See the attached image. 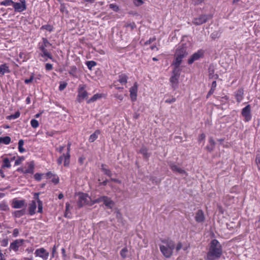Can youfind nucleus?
<instances>
[{
  "instance_id": "f257e3e1",
  "label": "nucleus",
  "mask_w": 260,
  "mask_h": 260,
  "mask_svg": "<svg viewBox=\"0 0 260 260\" xmlns=\"http://www.w3.org/2000/svg\"><path fill=\"white\" fill-rule=\"evenodd\" d=\"M222 253V248L219 242L216 239L211 241L207 253V260H216L220 257Z\"/></svg>"
},
{
  "instance_id": "f03ea898",
  "label": "nucleus",
  "mask_w": 260,
  "mask_h": 260,
  "mask_svg": "<svg viewBox=\"0 0 260 260\" xmlns=\"http://www.w3.org/2000/svg\"><path fill=\"white\" fill-rule=\"evenodd\" d=\"M161 242L165 244V245H160L161 252L165 257H171L175 248L174 242L170 240H163Z\"/></svg>"
},
{
  "instance_id": "7ed1b4c3",
  "label": "nucleus",
  "mask_w": 260,
  "mask_h": 260,
  "mask_svg": "<svg viewBox=\"0 0 260 260\" xmlns=\"http://www.w3.org/2000/svg\"><path fill=\"white\" fill-rule=\"evenodd\" d=\"M188 54L189 50L186 46L184 45L180 46L176 50L174 61L181 63L182 59L187 57Z\"/></svg>"
},
{
  "instance_id": "20e7f679",
  "label": "nucleus",
  "mask_w": 260,
  "mask_h": 260,
  "mask_svg": "<svg viewBox=\"0 0 260 260\" xmlns=\"http://www.w3.org/2000/svg\"><path fill=\"white\" fill-rule=\"evenodd\" d=\"M101 202H103L104 204L109 209H112L115 205L114 201H113L108 197L105 196L100 197L99 198L92 201V203L91 205H93L95 203H99Z\"/></svg>"
},
{
  "instance_id": "39448f33",
  "label": "nucleus",
  "mask_w": 260,
  "mask_h": 260,
  "mask_svg": "<svg viewBox=\"0 0 260 260\" xmlns=\"http://www.w3.org/2000/svg\"><path fill=\"white\" fill-rule=\"evenodd\" d=\"M78 196V199L77 201V205L79 208L83 207L85 205L89 204L90 199L86 194L79 193Z\"/></svg>"
},
{
  "instance_id": "423d86ee",
  "label": "nucleus",
  "mask_w": 260,
  "mask_h": 260,
  "mask_svg": "<svg viewBox=\"0 0 260 260\" xmlns=\"http://www.w3.org/2000/svg\"><path fill=\"white\" fill-rule=\"evenodd\" d=\"M169 166L170 169L172 170V171L173 172L178 173L180 174H185L186 176H187V173L184 170L179 167L177 165H175L174 163H173L172 162H169Z\"/></svg>"
},
{
  "instance_id": "0eeeda50",
  "label": "nucleus",
  "mask_w": 260,
  "mask_h": 260,
  "mask_svg": "<svg viewBox=\"0 0 260 260\" xmlns=\"http://www.w3.org/2000/svg\"><path fill=\"white\" fill-rule=\"evenodd\" d=\"M88 96L87 92L85 90L84 87L83 86H80L78 90V95L77 101L79 103H81L82 100L87 98Z\"/></svg>"
},
{
  "instance_id": "6e6552de",
  "label": "nucleus",
  "mask_w": 260,
  "mask_h": 260,
  "mask_svg": "<svg viewBox=\"0 0 260 260\" xmlns=\"http://www.w3.org/2000/svg\"><path fill=\"white\" fill-rule=\"evenodd\" d=\"M251 107L249 105H247L242 110V115L245 118V121H248L251 119Z\"/></svg>"
},
{
  "instance_id": "1a4fd4ad",
  "label": "nucleus",
  "mask_w": 260,
  "mask_h": 260,
  "mask_svg": "<svg viewBox=\"0 0 260 260\" xmlns=\"http://www.w3.org/2000/svg\"><path fill=\"white\" fill-rule=\"evenodd\" d=\"M203 52L202 51L200 50L197 52L194 53L190 58L188 60V63L189 64H192L194 61L198 60L201 57H203Z\"/></svg>"
},
{
  "instance_id": "9d476101",
  "label": "nucleus",
  "mask_w": 260,
  "mask_h": 260,
  "mask_svg": "<svg viewBox=\"0 0 260 260\" xmlns=\"http://www.w3.org/2000/svg\"><path fill=\"white\" fill-rule=\"evenodd\" d=\"M208 19V17L207 15H201L198 17L194 18L193 19V23L196 25H201L203 23H205Z\"/></svg>"
},
{
  "instance_id": "9b49d317",
  "label": "nucleus",
  "mask_w": 260,
  "mask_h": 260,
  "mask_svg": "<svg viewBox=\"0 0 260 260\" xmlns=\"http://www.w3.org/2000/svg\"><path fill=\"white\" fill-rule=\"evenodd\" d=\"M23 240H16L13 242L11 243L10 246V250H13L17 251L18 250L19 247L21 246L23 243Z\"/></svg>"
},
{
  "instance_id": "f8f14e48",
  "label": "nucleus",
  "mask_w": 260,
  "mask_h": 260,
  "mask_svg": "<svg viewBox=\"0 0 260 260\" xmlns=\"http://www.w3.org/2000/svg\"><path fill=\"white\" fill-rule=\"evenodd\" d=\"M138 90V85L136 82L133 86H132L129 90L130 96L132 101H135L137 100Z\"/></svg>"
},
{
  "instance_id": "ddd939ff",
  "label": "nucleus",
  "mask_w": 260,
  "mask_h": 260,
  "mask_svg": "<svg viewBox=\"0 0 260 260\" xmlns=\"http://www.w3.org/2000/svg\"><path fill=\"white\" fill-rule=\"evenodd\" d=\"M13 207L14 208H22L26 206L24 200H14L13 201Z\"/></svg>"
},
{
  "instance_id": "4468645a",
  "label": "nucleus",
  "mask_w": 260,
  "mask_h": 260,
  "mask_svg": "<svg viewBox=\"0 0 260 260\" xmlns=\"http://www.w3.org/2000/svg\"><path fill=\"white\" fill-rule=\"evenodd\" d=\"M35 254L37 256H40L45 259H46L49 255V253L47 252L45 249L43 248L37 249Z\"/></svg>"
},
{
  "instance_id": "2eb2a0df",
  "label": "nucleus",
  "mask_w": 260,
  "mask_h": 260,
  "mask_svg": "<svg viewBox=\"0 0 260 260\" xmlns=\"http://www.w3.org/2000/svg\"><path fill=\"white\" fill-rule=\"evenodd\" d=\"M15 11L21 12L26 9V6H23L20 3H16L14 2L13 4Z\"/></svg>"
},
{
  "instance_id": "dca6fc26",
  "label": "nucleus",
  "mask_w": 260,
  "mask_h": 260,
  "mask_svg": "<svg viewBox=\"0 0 260 260\" xmlns=\"http://www.w3.org/2000/svg\"><path fill=\"white\" fill-rule=\"evenodd\" d=\"M195 219L198 222H201L204 221L205 219L204 214L202 210H199L196 213Z\"/></svg>"
},
{
  "instance_id": "f3484780",
  "label": "nucleus",
  "mask_w": 260,
  "mask_h": 260,
  "mask_svg": "<svg viewBox=\"0 0 260 260\" xmlns=\"http://www.w3.org/2000/svg\"><path fill=\"white\" fill-rule=\"evenodd\" d=\"M181 63L173 61L172 65L174 66V69L173 71V75L180 76V70L179 66Z\"/></svg>"
},
{
  "instance_id": "a211bd4d",
  "label": "nucleus",
  "mask_w": 260,
  "mask_h": 260,
  "mask_svg": "<svg viewBox=\"0 0 260 260\" xmlns=\"http://www.w3.org/2000/svg\"><path fill=\"white\" fill-rule=\"evenodd\" d=\"M179 77L180 76L172 75L170 79V82L172 84V86L174 89L178 87Z\"/></svg>"
},
{
  "instance_id": "6ab92c4d",
  "label": "nucleus",
  "mask_w": 260,
  "mask_h": 260,
  "mask_svg": "<svg viewBox=\"0 0 260 260\" xmlns=\"http://www.w3.org/2000/svg\"><path fill=\"white\" fill-rule=\"evenodd\" d=\"M45 48L46 47L43 45L40 47V49L42 51V53L40 54V56L42 57H47L49 58L52 59V55L48 52L47 50Z\"/></svg>"
},
{
  "instance_id": "aec40b11",
  "label": "nucleus",
  "mask_w": 260,
  "mask_h": 260,
  "mask_svg": "<svg viewBox=\"0 0 260 260\" xmlns=\"http://www.w3.org/2000/svg\"><path fill=\"white\" fill-rule=\"evenodd\" d=\"M209 145L206 147V149L208 151L211 152L214 150L216 143L212 137L209 138Z\"/></svg>"
},
{
  "instance_id": "412c9836",
  "label": "nucleus",
  "mask_w": 260,
  "mask_h": 260,
  "mask_svg": "<svg viewBox=\"0 0 260 260\" xmlns=\"http://www.w3.org/2000/svg\"><path fill=\"white\" fill-rule=\"evenodd\" d=\"M208 71L210 78L216 79L218 78V75L217 74H214V67L213 66L210 65L209 66Z\"/></svg>"
},
{
  "instance_id": "4be33fe9",
  "label": "nucleus",
  "mask_w": 260,
  "mask_h": 260,
  "mask_svg": "<svg viewBox=\"0 0 260 260\" xmlns=\"http://www.w3.org/2000/svg\"><path fill=\"white\" fill-rule=\"evenodd\" d=\"M27 165H28V169L23 171V173H24L25 174H27V173L32 174L34 173V161H30L29 162H28Z\"/></svg>"
},
{
  "instance_id": "5701e85b",
  "label": "nucleus",
  "mask_w": 260,
  "mask_h": 260,
  "mask_svg": "<svg viewBox=\"0 0 260 260\" xmlns=\"http://www.w3.org/2000/svg\"><path fill=\"white\" fill-rule=\"evenodd\" d=\"M244 90L243 89H239L236 93V98L238 102L242 101L243 98Z\"/></svg>"
},
{
  "instance_id": "b1692460",
  "label": "nucleus",
  "mask_w": 260,
  "mask_h": 260,
  "mask_svg": "<svg viewBox=\"0 0 260 260\" xmlns=\"http://www.w3.org/2000/svg\"><path fill=\"white\" fill-rule=\"evenodd\" d=\"M101 132L99 129L96 130L93 134L90 135L89 141L90 142H93L97 138L99 135H100Z\"/></svg>"
},
{
  "instance_id": "393cba45",
  "label": "nucleus",
  "mask_w": 260,
  "mask_h": 260,
  "mask_svg": "<svg viewBox=\"0 0 260 260\" xmlns=\"http://www.w3.org/2000/svg\"><path fill=\"white\" fill-rule=\"evenodd\" d=\"M36 207L37 205L36 202L32 201V202L29 204V213L30 215H33L35 213Z\"/></svg>"
},
{
  "instance_id": "a878e982",
  "label": "nucleus",
  "mask_w": 260,
  "mask_h": 260,
  "mask_svg": "<svg viewBox=\"0 0 260 260\" xmlns=\"http://www.w3.org/2000/svg\"><path fill=\"white\" fill-rule=\"evenodd\" d=\"M9 67L6 64L0 66V74L4 75L6 73H10Z\"/></svg>"
},
{
  "instance_id": "bb28decb",
  "label": "nucleus",
  "mask_w": 260,
  "mask_h": 260,
  "mask_svg": "<svg viewBox=\"0 0 260 260\" xmlns=\"http://www.w3.org/2000/svg\"><path fill=\"white\" fill-rule=\"evenodd\" d=\"M127 76L125 74H121L119 76L118 81L122 84H125L127 83Z\"/></svg>"
},
{
  "instance_id": "cd10ccee",
  "label": "nucleus",
  "mask_w": 260,
  "mask_h": 260,
  "mask_svg": "<svg viewBox=\"0 0 260 260\" xmlns=\"http://www.w3.org/2000/svg\"><path fill=\"white\" fill-rule=\"evenodd\" d=\"M11 165L10 164V160L8 158H5L3 159V164L2 166V169H5L6 168H10Z\"/></svg>"
},
{
  "instance_id": "c85d7f7f",
  "label": "nucleus",
  "mask_w": 260,
  "mask_h": 260,
  "mask_svg": "<svg viewBox=\"0 0 260 260\" xmlns=\"http://www.w3.org/2000/svg\"><path fill=\"white\" fill-rule=\"evenodd\" d=\"M106 166L105 165L102 164L101 166V170L107 176L109 177H111L112 175V174L111 172V171L107 168H106L105 167Z\"/></svg>"
},
{
  "instance_id": "c756f323",
  "label": "nucleus",
  "mask_w": 260,
  "mask_h": 260,
  "mask_svg": "<svg viewBox=\"0 0 260 260\" xmlns=\"http://www.w3.org/2000/svg\"><path fill=\"white\" fill-rule=\"evenodd\" d=\"M64 156V166L65 167H68L70 164V154L69 152H67L66 154H63Z\"/></svg>"
},
{
  "instance_id": "7c9ffc66",
  "label": "nucleus",
  "mask_w": 260,
  "mask_h": 260,
  "mask_svg": "<svg viewBox=\"0 0 260 260\" xmlns=\"http://www.w3.org/2000/svg\"><path fill=\"white\" fill-rule=\"evenodd\" d=\"M0 141L1 143H4L5 144H9L11 142V138L9 136H6L5 137H0Z\"/></svg>"
},
{
  "instance_id": "2f4dec72",
  "label": "nucleus",
  "mask_w": 260,
  "mask_h": 260,
  "mask_svg": "<svg viewBox=\"0 0 260 260\" xmlns=\"http://www.w3.org/2000/svg\"><path fill=\"white\" fill-rule=\"evenodd\" d=\"M25 211L24 209L21 210L16 211L14 213V216L16 217H20L25 214Z\"/></svg>"
},
{
  "instance_id": "473e14b6",
  "label": "nucleus",
  "mask_w": 260,
  "mask_h": 260,
  "mask_svg": "<svg viewBox=\"0 0 260 260\" xmlns=\"http://www.w3.org/2000/svg\"><path fill=\"white\" fill-rule=\"evenodd\" d=\"M24 144V141L23 140H20L18 142V149L19 151L22 153L25 151V149L23 148Z\"/></svg>"
},
{
  "instance_id": "72a5a7b5",
  "label": "nucleus",
  "mask_w": 260,
  "mask_h": 260,
  "mask_svg": "<svg viewBox=\"0 0 260 260\" xmlns=\"http://www.w3.org/2000/svg\"><path fill=\"white\" fill-rule=\"evenodd\" d=\"M140 152L143 154L145 158H148L149 154L147 153V149L145 147H143L140 150Z\"/></svg>"
},
{
  "instance_id": "f704fd0d",
  "label": "nucleus",
  "mask_w": 260,
  "mask_h": 260,
  "mask_svg": "<svg viewBox=\"0 0 260 260\" xmlns=\"http://www.w3.org/2000/svg\"><path fill=\"white\" fill-rule=\"evenodd\" d=\"M14 2L12 0H5L2 2L0 4L2 6H10L11 5H13Z\"/></svg>"
},
{
  "instance_id": "c9c22d12",
  "label": "nucleus",
  "mask_w": 260,
  "mask_h": 260,
  "mask_svg": "<svg viewBox=\"0 0 260 260\" xmlns=\"http://www.w3.org/2000/svg\"><path fill=\"white\" fill-rule=\"evenodd\" d=\"M20 113L19 111L16 112L14 114L11 115L7 117L8 119H16L19 117Z\"/></svg>"
},
{
  "instance_id": "e433bc0d",
  "label": "nucleus",
  "mask_w": 260,
  "mask_h": 260,
  "mask_svg": "<svg viewBox=\"0 0 260 260\" xmlns=\"http://www.w3.org/2000/svg\"><path fill=\"white\" fill-rule=\"evenodd\" d=\"M101 98V96L98 94H94L91 98H90L88 101H87V103H91V102H93L94 101H95L98 99Z\"/></svg>"
},
{
  "instance_id": "4c0bfd02",
  "label": "nucleus",
  "mask_w": 260,
  "mask_h": 260,
  "mask_svg": "<svg viewBox=\"0 0 260 260\" xmlns=\"http://www.w3.org/2000/svg\"><path fill=\"white\" fill-rule=\"evenodd\" d=\"M96 64V62L94 61H88L86 62L87 66L90 70H91L93 67L95 66Z\"/></svg>"
},
{
  "instance_id": "58836bf2",
  "label": "nucleus",
  "mask_w": 260,
  "mask_h": 260,
  "mask_svg": "<svg viewBox=\"0 0 260 260\" xmlns=\"http://www.w3.org/2000/svg\"><path fill=\"white\" fill-rule=\"evenodd\" d=\"M109 7L115 12H118L119 10V7L116 4H110Z\"/></svg>"
},
{
  "instance_id": "ea45409f",
  "label": "nucleus",
  "mask_w": 260,
  "mask_h": 260,
  "mask_svg": "<svg viewBox=\"0 0 260 260\" xmlns=\"http://www.w3.org/2000/svg\"><path fill=\"white\" fill-rule=\"evenodd\" d=\"M31 125L33 128H37L39 126V122L36 119H32L30 121Z\"/></svg>"
},
{
  "instance_id": "a19ab883",
  "label": "nucleus",
  "mask_w": 260,
  "mask_h": 260,
  "mask_svg": "<svg viewBox=\"0 0 260 260\" xmlns=\"http://www.w3.org/2000/svg\"><path fill=\"white\" fill-rule=\"evenodd\" d=\"M255 161L258 169L260 170V153L257 154Z\"/></svg>"
},
{
  "instance_id": "79ce46f5",
  "label": "nucleus",
  "mask_w": 260,
  "mask_h": 260,
  "mask_svg": "<svg viewBox=\"0 0 260 260\" xmlns=\"http://www.w3.org/2000/svg\"><path fill=\"white\" fill-rule=\"evenodd\" d=\"M127 252V249L126 248H123L120 251V255L123 258H125L126 257V253Z\"/></svg>"
},
{
  "instance_id": "37998d69",
  "label": "nucleus",
  "mask_w": 260,
  "mask_h": 260,
  "mask_svg": "<svg viewBox=\"0 0 260 260\" xmlns=\"http://www.w3.org/2000/svg\"><path fill=\"white\" fill-rule=\"evenodd\" d=\"M41 28L46 29L49 31H51L53 30V26L50 25H45L42 26Z\"/></svg>"
},
{
  "instance_id": "c03bdc74",
  "label": "nucleus",
  "mask_w": 260,
  "mask_h": 260,
  "mask_svg": "<svg viewBox=\"0 0 260 260\" xmlns=\"http://www.w3.org/2000/svg\"><path fill=\"white\" fill-rule=\"evenodd\" d=\"M38 212L42 213L43 211V204L42 202L39 200L38 201Z\"/></svg>"
},
{
  "instance_id": "a18cd8bd",
  "label": "nucleus",
  "mask_w": 260,
  "mask_h": 260,
  "mask_svg": "<svg viewBox=\"0 0 260 260\" xmlns=\"http://www.w3.org/2000/svg\"><path fill=\"white\" fill-rule=\"evenodd\" d=\"M43 46L46 47H47L49 46H51V44L49 42V41L47 40V39L46 38H43Z\"/></svg>"
},
{
  "instance_id": "49530a36",
  "label": "nucleus",
  "mask_w": 260,
  "mask_h": 260,
  "mask_svg": "<svg viewBox=\"0 0 260 260\" xmlns=\"http://www.w3.org/2000/svg\"><path fill=\"white\" fill-rule=\"evenodd\" d=\"M150 180L152 181L153 183H155L156 184H159L160 183V180L155 177H151Z\"/></svg>"
},
{
  "instance_id": "de8ad7c7",
  "label": "nucleus",
  "mask_w": 260,
  "mask_h": 260,
  "mask_svg": "<svg viewBox=\"0 0 260 260\" xmlns=\"http://www.w3.org/2000/svg\"><path fill=\"white\" fill-rule=\"evenodd\" d=\"M24 159V157L22 156L21 157H19L18 159H17L16 161H15V166H18L20 164H21V163L22 162V161Z\"/></svg>"
},
{
  "instance_id": "09e8293b",
  "label": "nucleus",
  "mask_w": 260,
  "mask_h": 260,
  "mask_svg": "<svg viewBox=\"0 0 260 260\" xmlns=\"http://www.w3.org/2000/svg\"><path fill=\"white\" fill-rule=\"evenodd\" d=\"M43 175V174H39V173H36L35 176H34V177L35 178V179L37 181H40L41 179V176Z\"/></svg>"
},
{
  "instance_id": "8fccbe9b",
  "label": "nucleus",
  "mask_w": 260,
  "mask_h": 260,
  "mask_svg": "<svg viewBox=\"0 0 260 260\" xmlns=\"http://www.w3.org/2000/svg\"><path fill=\"white\" fill-rule=\"evenodd\" d=\"M0 208L3 210H7L8 209V206L4 203H1L0 204Z\"/></svg>"
},
{
  "instance_id": "3c124183",
  "label": "nucleus",
  "mask_w": 260,
  "mask_h": 260,
  "mask_svg": "<svg viewBox=\"0 0 260 260\" xmlns=\"http://www.w3.org/2000/svg\"><path fill=\"white\" fill-rule=\"evenodd\" d=\"M51 181L54 184H56L59 182V178L58 177H56L54 175L53 178L52 179Z\"/></svg>"
},
{
  "instance_id": "603ef678",
  "label": "nucleus",
  "mask_w": 260,
  "mask_h": 260,
  "mask_svg": "<svg viewBox=\"0 0 260 260\" xmlns=\"http://www.w3.org/2000/svg\"><path fill=\"white\" fill-rule=\"evenodd\" d=\"M67 84L66 83H61L59 86V89L60 91L63 90L67 86Z\"/></svg>"
},
{
  "instance_id": "864d4df0",
  "label": "nucleus",
  "mask_w": 260,
  "mask_h": 260,
  "mask_svg": "<svg viewBox=\"0 0 260 260\" xmlns=\"http://www.w3.org/2000/svg\"><path fill=\"white\" fill-rule=\"evenodd\" d=\"M155 40H156V38H155V37H153L152 38H150L149 40L147 41L145 43V45L150 44H151V43H152L153 42H154Z\"/></svg>"
},
{
  "instance_id": "5fc2aeb1",
  "label": "nucleus",
  "mask_w": 260,
  "mask_h": 260,
  "mask_svg": "<svg viewBox=\"0 0 260 260\" xmlns=\"http://www.w3.org/2000/svg\"><path fill=\"white\" fill-rule=\"evenodd\" d=\"M204 0H192V2L194 5H198L203 2Z\"/></svg>"
},
{
  "instance_id": "6e6d98bb",
  "label": "nucleus",
  "mask_w": 260,
  "mask_h": 260,
  "mask_svg": "<svg viewBox=\"0 0 260 260\" xmlns=\"http://www.w3.org/2000/svg\"><path fill=\"white\" fill-rule=\"evenodd\" d=\"M46 69L48 71H50L52 70L53 67L52 65L50 63H46L45 66Z\"/></svg>"
},
{
  "instance_id": "4d7b16f0",
  "label": "nucleus",
  "mask_w": 260,
  "mask_h": 260,
  "mask_svg": "<svg viewBox=\"0 0 260 260\" xmlns=\"http://www.w3.org/2000/svg\"><path fill=\"white\" fill-rule=\"evenodd\" d=\"M34 79V76H31L29 79H26L24 80V82L26 84H28L32 82V80Z\"/></svg>"
},
{
  "instance_id": "13d9d810",
  "label": "nucleus",
  "mask_w": 260,
  "mask_h": 260,
  "mask_svg": "<svg viewBox=\"0 0 260 260\" xmlns=\"http://www.w3.org/2000/svg\"><path fill=\"white\" fill-rule=\"evenodd\" d=\"M134 1H135L134 3H135V5L137 6H140L143 3V2L142 1V0H134Z\"/></svg>"
},
{
  "instance_id": "bf43d9fd",
  "label": "nucleus",
  "mask_w": 260,
  "mask_h": 260,
  "mask_svg": "<svg viewBox=\"0 0 260 260\" xmlns=\"http://www.w3.org/2000/svg\"><path fill=\"white\" fill-rule=\"evenodd\" d=\"M64 158V156H63V154L60 156L58 159H57V164L58 165H61L62 162V160H63V159Z\"/></svg>"
},
{
  "instance_id": "052dcab7",
  "label": "nucleus",
  "mask_w": 260,
  "mask_h": 260,
  "mask_svg": "<svg viewBox=\"0 0 260 260\" xmlns=\"http://www.w3.org/2000/svg\"><path fill=\"white\" fill-rule=\"evenodd\" d=\"M77 71V68L76 66H73L71 67V72H70L69 73L70 74H72L73 73V74L75 73Z\"/></svg>"
},
{
  "instance_id": "680f3d73",
  "label": "nucleus",
  "mask_w": 260,
  "mask_h": 260,
  "mask_svg": "<svg viewBox=\"0 0 260 260\" xmlns=\"http://www.w3.org/2000/svg\"><path fill=\"white\" fill-rule=\"evenodd\" d=\"M214 90V88H211V89L209 90V91L208 92V93L207 95V98H208L209 97V96H210L211 94H213Z\"/></svg>"
},
{
  "instance_id": "e2e57ef3",
  "label": "nucleus",
  "mask_w": 260,
  "mask_h": 260,
  "mask_svg": "<svg viewBox=\"0 0 260 260\" xmlns=\"http://www.w3.org/2000/svg\"><path fill=\"white\" fill-rule=\"evenodd\" d=\"M19 234V231L17 229H15L13 231V235L14 237H17Z\"/></svg>"
},
{
  "instance_id": "0e129e2a",
  "label": "nucleus",
  "mask_w": 260,
  "mask_h": 260,
  "mask_svg": "<svg viewBox=\"0 0 260 260\" xmlns=\"http://www.w3.org/2000/svg\"><path fill=\"white\" fill-rule=\"evenodd\" d=\"M205 138V135L204 134H202L199 136V141H201L204 140Z\"/></svg>"
},
{
  "instance_id": "69168bd1",
  "label": "nucleus",
  "mask_w": 260,
  "mask_h": 260,
  "mask_svg": "<svg viewBox=\"0 0 260 260\" xmlns=\"http://www.w3.org/2000/svg\"><path fill=\"white\" fill-rule=\"evenodd\" d=\"M115 97L119 100L120 101H122L123 100V96L122 95H119V94H115Z\"/></svg>"
},
{
  "instance_id": "338daca9",
  "label": "nucleus",
  "mask_w": 260,
  "mask_h": 260,
  "mask_svg": "<svg viewBox=\"0 0 260 260\" xmlns=\"http://www.w3.org/2000/svg\"><path fill=\"white\" fill-rule=\"evenodd\" d=\"M182 247V244L181 243H178L176 247V250L177 251H178Z\"/></svg>"
},
{
  "instance_id": "774afa93",
  "label": "nucleus",
  "mask_w": 260,
  "mask_h": 260,
  "mask_svg": "<svg viewBox=\"0 0 260 260\" xmlns=\"http://www.w3.org/2000/svg\"><path fill=\"white\" fill-rule=\"evenodd\" d=\"M64 148V146H60L59 148H57L56 149V150L58 151H59L60 153H61Z\"/></svg>"
}]
</instances>
